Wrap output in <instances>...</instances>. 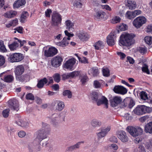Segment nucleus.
Returning <instances> with one entry per match:
<instances>
[{
    "instance_id": "nucleus-10",
    "label": "nucleus",
    "mask_w": 152,
    "mask_h": 152,
    "mask_svg": "<svg viewBox=\"0 0 152 152\" xmlns=\"http://www.w3.org/2000/svg\"><path fill=\"white\" fill-rule=\"evenodd\" d=\"M63 60V59L61 57L57 56L52 58L51 61V65L53 67H58L61 65Z\"/></svg>"
},
{
    "instance_id": "nucleus-4",
    "label": "nucleus",
    "mask_w": 152,
    "mask_h": 152,
    "mask_svg": "<svg viewBox=\"0 0 152 152\" xmlns=\"http://www.w3.org/2000/svg\"><path fill=\"white\" fill-rule=\"evenodd\" d=\"M119 32L118 30L112 31L107 36V42L109 46H112L115 44L117 37L116 34L119 33Z\"/></svg>"
},
{
    "instance_id": "nucleus-61",
    "label": "nucleus",
    "mask_w": 152,
    "mask_h": 152,
    "mask_svg": "<svg viewBox=\"0 0 152 152\" xmlns=\"http://www.w3.org/2000/svg\"><path fill=\"white\" fill-rule=\"evenodd\" d=\"M117 54L120 56L121 59H123L126 57V55L123 53L118 52L117 53Z\"/></svg>"
},
{
    "instance_id": "nucleus-30",
    "label": "nucleus",
    "mask_w": 152,
    "mask_h": 152,
    "mask_svg": "<svg viewBox=\"0 0 152 152\" xmlns=\"http://www.w3.org/2000/svg\"><path fill=\"white\" fill-rule=\"evenodd\" d=\"M91 99L93 102H97L99 98L98 94L97 92H92L91 94Z\"/></svg>"
},
{
    "instance_id": "nucleus-60",
    "label": "nucleus",
    "mask_w": 152,
    "mask_h": 152,
    "mask_svg": "<svg viewBox=\"0 0 152 152\" xmlns=\"http://www.w3.org/2000/svg\"><path fill=\"white\" fill-rule=\"evenodd\" d=\"M14 38L15 40H18L17 42L18 43H20V47L23 46L24 44H25L26 43V40H23V41H21V40L18 39V38L16 37H15Z\"/></svg>"
},
{
    "instance_id": "nucleus-17",
    "label": "nucleus",
    "mask_w": 152,
    "mask_h": 152,
    "mask_svg": "<svg viewBox=\"0 0 152 152\" xmlns=\"http://www.w3.org/2000/svg\"><path fill=\"white\" fill-rule=\"evenodd\" d=\"M97 104L99 106L102 104H104L106 108H108V101L107 98L104 96H102L96 102Z\"/></svg>"
},
{
    "instance_id": "nucleus-48",
    "label": "nucleus",
    "mask_w": 152,
    "mask_h": 152,
    "mask_svg": "<svg viewBox=\"0 0 152 152\" xmlns=\"http://www.w3.org/2000/svg\"><path fill=\"white\" fill-rule=\"evenodd\" d=\"M137 50L139 53L142 55L145 54L147 51V48L145 46L144 47H139Z\"/></svg>"
},
{
    "instance_id": "nucleus-44",
    "label": "nucleus",
    "mask_w": 152,
    "mask_h": 152,
    "mask_svg": "<svg viewBox=\"0 0 152 152\" xmlns=\"http://www.w3.org/2000/svg\"><path fill=\"white\" fill-rule=\"evenodd\" d=\"M54 81L57 83H59L61 80L60 75L58 73L55 74L53 76Z\"/></svg>"
},
{
    "instance_id": "nucleus-59",
    "label": "nucleus",
    "mask_w": 152,
    "mask_h": 152,
    "mask_svg": "<svg viewBox=\"0 0 152 152\" xmlns=\"http://www.w3.org/2000/svg\"><path fill=\"white\" fill-rule=\"evenodd\" d=\"M149 118L148 115H145L142 116L139 118V121L142 123L145 121Z\"/></svg>"
},
{
    "instance_id": "nucleus-49",
    "label": "nucleus",
    "mask_w": 152,
    "mask_h": 152,
    "mask_svg": "<svg viewBox=\"0 0 152 152\" xmlns=\"http://www.w3.org/2000/svg\"><path fill=\"white\" fill-rule=\"evenodd\" d=\"M145 42L148 45H151L152 44V37H151L146 36L144 38Z\"/></svg>"
},
{
    "instance_id": "nucleus-62",
    "label": "nucleus",
    "mask_w": 152,
    "mask_h": 152,
    "mask_svg": "<svg viewBox=\"0 0 152 152\" xmlns=\"http://www.w3.org/2000/svg\"><path fill=\"white\" fill-rule=\"evenodd\" d=\"M14 30L17 31V32L20 33H23V28L22 26H19L14 28Z\"/></svg>"
},
{
    "instance_id": "nucleus-42",
    "label": "nucleus",
    "mask_w": 152,
    "mask_h": 152,
    "mask_svg": "<svg viewBox=\"0 0 152 152\" xmlns=\"http://www.w3.org/2000/svg\"><path fill=\"white\" fill-rule=\"evenodd\" d=\"M91 124L93 126L96 127L100 126L101 125V123L96 119H93L91 121Z\"/></svg>"
},
{
    "instance_id": "nucleus-18",
    "label": "nucleus",
    "mask_w": 152,
    "mask_h": 152,
    "mask_svg": "<svg viewBox=\"0 0 152 152\" xmlns=\"http://www.w3.org/2000/svg\"><path fill=\"white\" fill-rule=\"evenodd\" d=\"M146 20H134L133 21V24L135 27L138 28L145 23Z\"/></svg>"
},
{
    "instance_id": "nucleus-13",
    "label": "nucleus",
    "mask_w": 152,
    "mask_h": 152,
    "mask_svg": "<svg viewBox=\"0 0 152 152\" xmlns=\"http://www.w3.org/2000/svg\"><path fill=\"white\" fill-rule=\"evenodd\" d=\"M117 137L121 141L123 142H127L128 141V138L126 132L120 130L117 132Z\"/></svg>"
},
{
    "instance_id": "nucleus-37",
    "label": "nucleus",
    "mask_w": 152,
    "mask_h": 152,
    "mask_svg": "<svg viewBox=\"0 0 152 152\" xmlns=\"http://www.w3.org/2000/svg\"><path fill=\"white\" fill-rule=\"evenodd\" d=\"M0 51L2 52H6L7 51L4 42L1 40H0Z\"/></svg>"
},
{
    "instance_id": "nucleus-51",
    "label": "nucleus",
    "mask_w": 152,
    "mask_h": 152,
    "mask_svg": "<svg viewBox=\"0 0 152 152\" xmlns=\"http://www.w3.org/2000/svg\"><path fill=\"white\" fill-rule=\"evenodd\" d=\"M10 111V110L9 108L4 110L2 113L3 116L5 118H7L9 115Z\"/></svg>"
},
{
    "instance_id": "nucleus-25",
    "label": "nucleus",
    "mask_w": 152,
    "mask_h": 152,
    "mask_svg": "<svg viewBox=\"0 0 152 152\" xmlns=\"http://www.w3.org/2000/svg\"><path fill=\"white\" fill-rule=\"evenodd\" d=\"M58 53V50L55 47L49 48L48 49V57H52Z\"/></svg>"
},
{
    "instance_id": "nucleus-63",
    "label": "nucleus",
    "mask_w": 152,
    "mask_h": 152,
    "mask_svg": "<svg viewBox=\"0 0 152 152\" xmlns=\"http://www.w3.org/2000/svg\"><path fill=\"white\" fill-rule=\"evenodd\" d=\"M94 86L95 88H98L100 87L101 86L100 83L97 80H95L94 81Z\"/></svg>"
},
{
    "instance_id": "nucleus-14",
    "label": "nucleus",
    "mask_w": 152,
    "mask_h": 152,
    "mask_svg": "<svg viewBox=\"0 0 152 152\" xmlns=\"http://www.w3.org/2000/svg\"><path fill=\"white\" fill-rule=\"evenodd\" d=\"M121 101L122 99L121 97L115 96L110 100L111 105L113 107H116L120 104Z\"/></svg>"
},
{
    "instance_id": "nucleus-38",
    "label": "nucleus",
    "mask_w": 152,
    "mask_h": 152,
    "mask_svg": "<svg viewBox=\"0 0 152 152\" xmlns=\"http://www.w3.org/2000/svg\"><path fill=\"white\" fill-rule=\"evenodd\" d=\"M66 28L69 30L72 28L74 26V23L71 22L69 20H67L65 22Z\"/></svg>"
},
{
    "instance_id": "nucleus-29",
    "label": "nucleus",
    "mask_w": 152,
    "mask_h": 152,
    "mask_svg": "<svg viewBox=\"0 0 152 152\" xmlns=\"http://www.w3.org/2000/svg\"><path fill=\"white\" fill-rule=\"evenodd\" d=\"M17 14V12L16 11H10L5 13L4 16L6 18H11L15 16Z\"/></svg>"
},
{
    "instance_id": "nucleus-6",
    "label": "nucleus",
    "mask_w": 152,
    "mask_h": 152,
    "mask_svg": "<svg viewBox=\"0 0 152 152\" xmlns=\"http://www.w3.org/2000/svg\"><path fill=\"white\" fill-rule=\"evenodd\" d=\"M76 59L74 58H69L63 64V68L64 69H67L70 71L73 70L75 69L74 67L76 63Z\"/></svg>"
},
{
    "instance_id": "nucleus-5",
    "label": "nucleus",
    "mask_w": 152,
    "mask_h": 152,
    "mask_svg": "<svg viewBox=\"0 0 152 152\" xmlns=\"http://www.w3.org/2000/svg\"><path fill=\"white\" fill-rule=\"evenodd\" d=\"M23 58V55L19 53L10 54L8 57V60L10 62H17L22 61Z\"/></svg>"
},
{
    "instance_id": "nucleus-32",
    "label": "nucleus",
    "mask_w": 152,
    "mask_h": 152,
    "mask_svg": "<svg viewBox=\"0 0 152 152\" xmlns=\"http://www.w3.org/2000/svg\"><path fill=\"white\" fill-rule=\"evenodd\" d=\"M18 23V20H12L8 24H6V26L7 28H9L11 26L14 27L17 25Z\"/></svg>"
},
{
    "instance_id": "nucleus-26",
    "label": "nucleus",
    "mask_w": 152,
    "mask_h": 152,
    "mask_svg": "<svg viewBox=\"0 0 152 152\" xmlns=\"http://www.w3.org/2000/svg\"><path fill=\"white\" fill-rule=\"evenodd\" d=\"M16 124L23 128H26L28 126V123L26 121H24L22 119H19L18 121H15Z\"/></svg>"
},
{
    "instance_id": "nucleus-24",
    "label": "nucleus",
    "mask_w": 152,
    "mask_h": 152,
    "mask_svg": "<svg viewBox=\"0 0 152 152\" xmlns=\"http://www.w3.org/2000/svg\"><path fill=\"white\" fill-rule=\"evenodd\" d=\"M79 78L80 79V82L83 85L85 84L86 83L88 80V78L87 75L85 74H81L80 71V74L78 76Z\"/></svg>"
},
{
    "instance_id": "nucleus-19",
    "label": "nucleus",
    "mask_w": 152,
    "mask_h": 152,
    "mask_svg": "<svg viewBox=\"0 0 152 152\" xmlns=\"http://www.w3.org/2000/svg\"><path fill=\"white\" fill-rule=\"evenodd\" d=\"M126 7H128L129 10H134L137 7L136 3L135 1L133 0H127Z\"/></svg>"
},
{
    "instance_id": "nucleus-35",
    "label": "nucleus",
    "mask_w": 152,
    "mask_h": 152,
    "mask_svg": "<svg viewBox=\"0 0 152 152\" xmlns=\"http://www.w3.org/2000/svg\"><path fill=\"white\" fill-rule=\"evenodd\" d=\"M140 98L143 100H146L148 99V95L145 92L142 91L139 93Z\"/></svg>"
},
{
    "instance_id": "nucleus-16",
    "label": "nucleus",
    "mask_w": 152,
    "mask_h": 152,
    "mask_svg": "<svg viewBox=\"0 0 152 152\" xmlns=\"http://www.w3.org/2000/svg\"><path fill=\"white\" fill-rule=\"evenodd\" d=\"M110 129L111 127L110 126H108L106 128L102 129L101 132L97 134L98 139H99L105 136Z\"/></svg>"
},
{
    "instance_id": "nucleus-20",
    "label": "nucleus",
    "mask_w": 152,
    "mask_h": 152,
    "mask_svg": "<svg viewBox=\"0 0 152 152\" xmlns=\"http://www.w3.org/2000/svg\"><path fill=\"white\" fill-rule=\"evenodd\" d=\"M26 3L25 0H17L13 4V7L14 8H18L25 5Z\"/></svg>"
},
{
    "instance_id": "nucleus-55",
    "label": "nucleus",
    "mask_w": 152,
    "mask_h": 152,
    "mask_svg": "<svg viewBox=\"0 0 152 152\" xmlns=\"http://www.w3.org/2000/svg\"><path fill=\"white\" fill-rule=\"evenodd\" d=\"M138 152H146L145 149L142 145H139L137 149Z\"/></svg>"
},
{
    "instance_id": "nucleus-3",
    "label": "nucleus",
    "mask_w": 152,
    "mask_h": 152,
    "mask_svg": "<svg viewBox=\"0 0 152 152\" xmlns=\"http://www.w3.org/2000/svg\"><path fill=\"white\" fill-rule=\"evenodd\" d=\"M50 118L52 124L54 126L61 121H64V117L62 113H56L53 114Z\"/></svg>"
},
{
    "instance_id": "nucleus-31",
    "label": "nucleus",
    "mask_w": 152,
    "mask_h": 152,
    "mask_svg": "<svg viewBox=\"0 0 152 152\" xmlns=\"http://www.w3.org/2000/svg\"><path fill=\"white\" fill-rule=\"evenodd\" d=\"M16 78L17 80H18L20 82H23L27 80L28 77L27 75H21L16 76Z\"/></svg>"
},
{
    "instance_id": "nucleus-36",
    "label": "nucleus",
    "mask_w": 152,
    "mask_h": 152,
    "mask_svg": "<svg viewBox=\"0 0 152 152\" xmlns=\"http://www.w3.org/2000/svg\"><path fill=\"white\" fill-rule=\"evenodd\" d=\"M126 17L129 19H132L135 18L133 11H127L125 14Z\"/></svg>"
},
{
    "instance_id": "nucleus-64",
    "label": "nucleus",
    "mask_w": 152,
    "mask_h": 152,
    "mask_svg": "<svg viewBox=\"0 0 152 152\" xmlns=\"http://www.w3.org/2000/svg\"><path fill=\"white\" fill-rule=\"evenodd\" d=\"M51 87L53 89L56 91L58 90L59 89V87L58 84H53L51 86Z\"/></svg>"
},
{
    "instance_id": "nucleus-43",
    "label": "nucleus",
    "mask_w": 152,
    "mask_h": 152,
    "mask_svg": "<svg viewBox=\"0 0 152 152\" xmlns=\"http://www.w3.org/2000/svg\"><path fill=\"white\" fill-rule=\"evenodd\" d=\"M105 13L102 11L97 12L95 15V17L97 18H103Z\"/></svg>"
},
{
    "instance_id": "nucleus-54",
    "label": "nucleus",
    "mask_w": 152,
    "mask_h": 152,
    "mask_svg": "<svg viewBox=\"0 0 152 152\" xmlns=\"http://www.w3.org/2000/svg\"><path fill=\"white\" fill-rule=\"evenodd\" d=\"M121 108H124L127 106L128 103L126 100H124L123 101H121V102L119 104Z\"/></svg>"
},
{
    "instance_id": "nucleus-2",
    "label": "nucleus",
    "mask_w": 152,
    "mask_h": 152,
    "mask_svg": "<svg viewBox=\"0 0 152 152\" xmlns=\"http://www.w3.org/2000/svg\"><path fill=\"white\" fill-rule=\"evenodd\" d=\"M151 108L144 105H138L134 109L135 114L138 115H142L147 113H150L152 111Z\"/></svg>"
},
{
    "instance_id": "nucleus-53",
    "label": "nucleus",
    "mask_w": 152,
    "mask_h": 152,
    "mask_svg": "<svg viewBox=\"0 0 152 152\" xmlns=\"http://www.w3.org/2000/svg\"><path fill=\"white\" fill-rule=\"evenodd\" d=\"M61 20H52L51 24L52 26L58 25L61 23Z\"/></svg>"
},
{
    "instance_id": "nucleus-47",
    "label": "nucleus",
    "mask_w": 152,
    "mask_h": 152,
    "mask_svg": "<svg viewBox=\"0 0 152 152\" xmlns=\"http://www.w3.org/2000/svg\"><path fill=\"white\" fill-rule=\"evenodd\" d=\"M29 18V15L28 12L26 11H23L21 14L20 18L22 19H26Z\"/></svg>"
},
{
    "instance_id": "nucleus-12",
    "label": "nucleus",
    "mask_w": 152,
    "mask_h": 152,
    "mask_svg": "<svg viewBox=\"0 0 152 152\" xmlns=\"http://www.w3.org/2000/svg\"><path fill=\"white\" fill-rule=\"evenodd\" d=\"M77 36L81 41L85 42L88 40L90 37V35L86 32L83 31H80L77 33Z\"/></svg>"
},
{
    "instance_id": "nucleus-15",
    "label": "nucleus",
    "mask_w": 152,
    "mask_h": 152,
    "mask_svg": "<svg viewBox=\"0 0 152 152\" xmlns=\"http://www.w3.org/2000/svg\"><path fill=\"white\" fill-rule=\"evenodd\" d=\"M114 92L117 94H126L127 90V89L122 86H115L113 89Z\"/></svg>"
},
{
    "instance_id": "nucleus-11",
    "label": "nucleus",
    "mask_w": 152,
    "mask_h": 152,
    "mask_svg": "<svg viewBox=\"0 0 152 152\" xmlns=\"http://www.w3.org/2000/svg\"><path fill=\"white\" fill-rule=\"evenodd\" d=\"M8 106L11 109L18 111L19 110L18 101L15 99H10L8 102Z\"/></svg>"
},
{
    "instance_id": "nucleus-57",
    "label": "nucleus",
    "mask_w": 152,
    "mask_h": 152,
    "mask_svg": "<svg viewBox=\"0 0 152 152\" xmlns=\"http://www.w3.org/2000/svg\"><path fill=\"white\" fill-rule=\"evenodd\" d=\"M5 62V59L4 57L1 55H0V67L2 66Z\"/></svg>"
},
{
    "instance_id": "nucleus-22",
    "label": "nucleus",
    "mask_w": 152,
    "mask_h": 152,
    "mask_svg": "<svg viewBox=\"0 0 152 152\" xmlns=\"http://www.w3.org/2000/svg\"><path fill=\"white\" fill-rule=\"evenodd\" d=\"M24 71V68L22 65L18 66L16 68L15 73L16 76L21 75Z\"/></svg>"
},
{
    "instance_id": "nucleus-21",
    "label": "nucleus",
    "mask_w": 152,
    "mask_h": 152,
    "mask_svg": "<svg viewBox=\"0 0 152 152\" xmlns=\"http://www.w3.org/2000/svg\"><path fill=\"white\" fill-rule=\"evenodd\" d=\"M48 83V79L45 77L38 80L37 86L39 89L42 88L45 84Z\"/></svg>"
},
{
    "instance_id": "nucleus-58",
    "label": "nucleus",
    "mask_w": 152,
    "mask_h": 152,
    "mask_svg": "<svg viewBox=\"0 0 152 152\" xmlns=\"http://www.w3.org/2000/svg\"><path fill=\"white\" fill-rule=\"evenodd\" d=\"M118 27L121 31H124L127 29V26L125 24L122 23L121 25L118 26Z\"/></svg>"
},
{
    "instance_id": "nucleus-7",
    "label": "nucleus",
    "mask_w": 152,
    "mask_h": 152,
    "mask_svg": "<svg viewBox=\"0 0 152 152\" xmlns=\"http://www.w3.org/2000/svg\"><path fill=\"white\" fill-rule=\"evenodd\" d=\"M126 130L133 137H136L141 134L143 132V130L141 128H139L136 129L132 126H128Z\"/></svg>"
},
{
    "instance_id": "nucleus-40",
    "label": "nucleus",
    "mask_w": 152,
    "mask_h": 152,
    "mask_svg": "<svg viewBox=\"0 0 152 152\" xmlns=\"http://www.w3.org/2000/svg\"><path fill=\"white\" fill-rule=\"evenodd\" d=\"M103 44V42L102 41L99 40L95 43L93 46L94 47L95 49L99 50L102 45Z\"/></svg>"
},
{
    "instance_id": "nucleus-39",
    "label": "nucleus",
    "mask_w": 152,
    "mask_h": 152,
    "mask_svg": "<svg viewBox=\"0 0 152 152\" xmlns=\"http://www.w3.org/2000/svg\"><path fill=\"white\" fill-rule=\"evenodd\" d=\"M102 72L103 75L106 77H108L110 75V71L107 68H102Z\"/></svg>"
},
{
    "instance_id": "nucleus-56",
    "label": "nucleus",
    "mask_w": 152,
    "mask_h": 152,
    "mask_svg": "<svg viewBox=\"0 0 152 152\" xmlns=\"http://www.w3.org/2000/svg\"><path fill=\"white\" fill-rule=\"evenodd\" d=\"M26 98L27 99L33 100L34 99V97L31 93H29L26 94Z\"/></svg>"
},
{
    "instance_id": "nucleus-9",
    "label": "nucleus",
    "mask_w": 152,
    "mask_h": 152,
    "mask_svg": "<svg viewBox=\"0 0 152 152\" xmlns=\"http://www.w3.org/2000/svg\"><path fill=\"white\" fill-rule=\"evenodd\" d=\"M80 74V71H75L72 72L65 73L61 75L62 79L63 80L75 78L78 76Z\"/></svg>"
},
{
    "instance_id": "nucleus-27",
    "label": "nucleus",
    "mask_w": 152,
    "mask_h": 152,
    "mask_svg": "<svg viewBox=\"0 0 152 152\" xmlns=\"http://www.w3.org/2000/svg\"><path fill=\"white\" fill-rule=\"evenodd\" d=\"M65 107L64 103L61 101L58 100L57 101V105L56 106V110L58 111H62Z\"/></svg>"
},
{
    "instance_id": "nucleus-52",
    "label": "nucleus",
    "mask_w": 152,
    "mask_h": 152,
    "mask_svg": "<svg viewBox=\"0 0 152 152\" xmlns=\"http://www.w3.org/2000/svg\"><path fill=\"white\" fill-rule=\"evenodd\" d=\"M146 147L147 149L150 150L152 149V140H150L146 142Z\"/></svg>"
},
{
    "instance_id": "nucleus-33",
    "label": "nucleus",
    "mask_w": 152,
    "mask_h": 152,
    "mask_svg": "<svg viewBox=\"0 0 152 152\" xmlns=\"http://www.w3.org/2000/svg\"><path fill=\"white\" fill-rule=\"evenodd\" d=\"M13 80V77L11 75H9L4 77V81L7 83H11L12 82Z\"/></svg>"
},
{
    "instance_id": "nucleus-46",
    "label": "nucleus",
    "mask_w": 152,
    "mask_h": 152,
    "mask_svg": "<svg viewBox=\"0 0 152 152\" xmlns=\"http://www.w3.org/2000/svg\"><path fill=\"white\" fill-rule=\"evenodd\" d=\"M142 70L143 72L146 73L147 74H150V72L148 69V66L146 64H143V66L142 67Z\"/></svg>"
},
{
    "instance_id": "nucleus-8",
    "label": "nucleus",
    "mask_w": 152,
    "mask_h": 152,
    "mask_svg": "<svg viewBox=\"0 0 152 152\" xmlns=\"http://www.w3.org/2000/svg\"><path fill=\"white\" fill-rule=\"evenodd\" d=\"M47 132L45 129H42L39 130L37 132V138L35 141L40 144L41 141L43 139L47 138Z\"/></svg>"
},
{
    "instance_id": "nucleus-41",
    "label": "nucleus",
    "mask_w": 152,
    "mask_h": 152,
    "mask_svg": "<svg viewBox=\"0 0 152 152\" xmlns=\"http://www.w3.org/2000/svg\"><path fill=\"white\" fill-rule=\"evenodd\" d=\"M63 95L64 96H67L69 98H71L72 97V92L69 90H64L63 92Z\"/></svg>"
},
{
    "instance_id": "nucleus-28",
    "label": "nucleus",
    "mask_w": 152,
    "mask_h": 152,
    "mask_svg": "<svg viewBox=\"0 0 152 152\" xmlns=\"http://www.w3.org/2000/svg\"><path fill=\"white\" fill-rule=\"evenodd\" d=\"M19 46V43L17 41L13 42L12 44L8 45V47L11 51L16 50Z\"/></svg>"
},
{
    "instance_id": "nucleus-50",
    "label": "nucleus",
    "mask_w": 152,
    "mask_h": 152,
    "mask_svg": "<svg viewBox=\"0 0 152 152\" xmlns=\"http://www.w3.org/2000/svg\"><path fill=\"white\" fill-rule=\"evenodd\" d=\"M61 17L60 15L58 13L54 12L52 15V19H61Z\"/></svg>"
},
{
    "instance_id": "nucleus-34",
    "label": "nucleus",
    "mask_w": 152,
    "mask_h": 152,
    "mask_svg": "<svg viewBox=\"0 0 152 152\" xmlns=\"http://www.w3.org/2000/svg\"><path fill=\"white\" fill-rule=\"evenodd\" d=\"M83 142H79L75 145L72 146L67 148V150L69 151H72L76 148H78L79 145L81 143H83Z\"/></svg>"
},
{
    "instance_id": "nucleus-23",
    "label": "nucleus",
    "mask_w": 152,
    "mask_h": 152,
    "mask_svg": "<svg viewBox=\"0 0 152 152\" xmlns=\"http://www.w3.org/2000/svg\"><path fill=\"white\" fill-rule=\"evenodd\" d=\"M70 39V38L65 37L63 38L61 41L58 43V45L62 47H65L69 44V41Z\"/></svg>"
},
{
    "instance_id": "nucleus-1",
    "label": "nucleus",
    "mask_w": 152,
    "mask_h": 152,
    "mask_svg": "<svg viewBox=\"0 0 152 152\" xmlns=\"http://www.w3.org/2000/svg\"><path fill=\"white\" fill-rule=\"evenodd\" d=\"M135 35L133 34L126 33L121 34L119 40V44L121 46H129L134 43L133 39Z\"/></svg>"
},
{
    "instance_id": "nucleus-45",
    "label": "nucleus",
    "mask_w": 152,
    "mask_h": 152,
    "mask_svg": "<svg viewBox=\"0 0 152 152\" xmlns=\"http://www.w3.org/2000/svg\"><path fill=\"white\" fill-rule=\"evenodd\" d=\"M75 55L77 57L79 61H81L82 63L85 64L88 63V59L86 57H83L82 58H80L77 54H75Z\"/></svg>"
}]
</instances>
